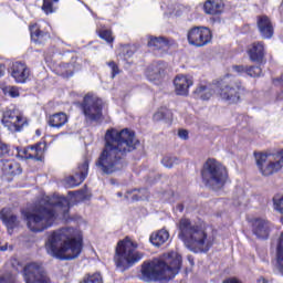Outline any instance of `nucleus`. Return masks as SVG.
<instances>
[{
    "label": "nucleus",
    "mask_w": 283,
    "mask_h": 283,
    "mask_svg": "<svg viewBox=\"0 0 283 283\" xmlns=\"http://www.w3.org/2000/svg\"><path fill=\"white\" fill-rule=\"evenodd\" d=\"M0 220L6 224L9 232L15 227H19V220L17 219V216L12 213L10 208H3L0 211Z\"/></svg>",
    "instance_id": "nucleus-22"
},
{
    "label": "nucleus",
    "mask_w": 283,
    "mask_h": 283,
    "mask_svg": "<svg viewBox=\"0 0 283 283\" xmlns=\"http://www.w3.org/2000/svg\"><path fill=\"white\" fill-rule=\"evenodd\" d=\"M10 73L15 83H25L30 78V69L23 62H14Z\"/></svg>",
    "instance_id": "nucleus-16"
},
{
    "label": "nucleus",
    "mask_w": 283,
    "mask_h": 283,
    "mask_svg": "<svg viewBox=\"0 0 283 283\" xmlns=\"http://www.w3.org/2000/svg\"><path fill=\"white\" fill-rule=\"evenodd\" d=\"M2 125L9 129V132H20L25 125L23 115L17 111H7L2 117Z\"/></svg>",
    "instance_id": "nucleus-13"
},
{
    "label": "nucleus",
    "mask_w": 283,
    "mask_h": 283,
    "mask_svg": "<svg viewBox=\"0 0 283 283\" xmlns=\"http://www.w3.org/2000/svg\"><path fill=\"white\" fill-rule=\"evenodd\" d=\"M161 165L167 169H171V167H176V165H180V159L174 156H165L161 160Z\"/></svg>",
    "instance_id": "nucleus-32"
},
{
    "label": "nucleus",
    "mask_w": 283,
    "mask_h": 283,
    "mask_svg": "<svg viewBox=\"0 0 283 283\" xmlns=\"http://www.w3.org/2000/svg\"><path fill=\"white\" fill-rule=\"evenodd\" d=\"M202 178L208 187L218 190L222 189L229 178L227 167L216 159H208L203 166Z\"/></svg>",
    "instance_id": "nucleus-7"
},
{
    "label": "nucleus",
    "mask_w": 283,
    "mask_h": 283,
    "mask_svg": "<svg viewBox=\"0 0 283 283\" xmlns=\"http://www.w3.org/2000/svg\"><path fill=\"white\" fill-rule=\"evenodd\" d=\"M273 84L276 87H281V93L279 94V98L280 101H283V75H281V77L274 78Z\"/></svg>",
    "instance_id": "nucleus-36"
},
{
    "label": "nucleus",
    "mask_w": 283,
    "mask_h": 283,
    "mask_svg": "<svg viewBox=\"0 0 283 283\" xmlns=\"http://www.w3.org/2000/svg\"><path fill=\"white\" fill-rule=\"evenodd\" d=\"M218 86L216 85H202L200 84L199 86H197V88L195 90L193 94L197 98H201V101H209V98H211V96H213V94L217 93Z\"/></svg>",
    "instance_id": "nucleus-23"
},
{
    "label": "nucleus",
    "mask_w": 283,
    "mask_h": 283,
    "mask_svg": "<svg viewBox=\"0 0 283 283\" xmlns=\"http://www.w3.org/2000/svg\"><path fill=\"white\" fill-rule=\"evenodd\" d=\"M177 227L179 230L178 238L181 239L185 247L192 251V253H207L213 247L211 237L198 223L182 218Z\"/></svg>",
    "instance_id": "nucleus-5"
},
{
    "label": "nucleus",
    "mask_w": 283,
    "mask_h": 283,
    "mask_svg": "<svg viewBox=\"0 0 283 283\" xmlns=\"http://www.w3.org/2000/svg\"><path fill=\"white\" fill-rule=\"evenodd\" d=\"M153 118L156 122L164 120L165 123H169L174 118V113L168 108H160L154 114Z\"/></svg>",
    "instance_id": "nucleus-29"
},
{
    "label": "nucleus",
    "mask_w": 283,
    "mask_h": 283,
    "mask_svg": "<svg viewBox=\"0 0 283 283\" xmlns=\"http://www.w3.org/2000/svg\"><path fill=\"white\" fill-rule=\"evenodd\" d=\"M168 45L169 41L163 36H150L148 40V48H155V50H163V48H167Z\"/></svg>",
    "instance_id": "nucleus-30"
},
{
    "label": "nucleus",
    "mask_w": 283,
    "mask_h": 283,
    "mask_svg": "<svg viewBox=\"0 0 283 283\" xmlns=\"http://www.w3.org/2000/svg\"><path fill=\"white\" fill-rule=\"evenodd\" d=\"M29 159L43 160V154H45V146L43 144H36L35 146L28 147Z\"/></svg>",
    "instance_id": "nucleus-28"
},
{
    "label": "nucleus",
    "mask_w": 283,
    "mask_h": 283,
    "mask_svg": "<svg viewBox=\"0 0 283 283\" xmlns=\"http://www.w3.org/2000/svg\"><path fill=\"white\" fill-rule=\"evenodd\" d=\"M99 39L106 41V43H114V36L112 35V30L101 29L97 31Z\"/></svg>",
    "instance_id": "nucleus-33"
},
{
    "label": "nucleus",
    "mask_w": 283,
    "mask_h": 283,
    "mask_svg": "<svg viewBox=\"0 0 283 283\" xmlns=\"http://www.w3.org/2000/svg\"><path fill=\"white\" fill-rule=\"evenodd\" d=\"M80 283H103V276L101 273L88 274Z\"/></svg>",
    "instance_id": "nucleus-34"
},
{
    "label": "nucleus",
    "mask_w": 283,
    "mask_h": 283,
    "mask_svg": "<svg viewBox=\"0 0 283 283\" xmlns=\"http://www.w3.org/2000/svg\"><path fill=\"white\" fill-rule=\"evenodd\" d=\"M247 75L252 78H258V76H262V69L259 66H250L247 70Z\"/></svg>",
    "instance_id": "nucleus-35"
},
{
    "label": "nucleus",
    "mask_w": 283,
    "mask_h": 283,
    "mask_svg": "<svg viewBox=\"0 0 283 283\" xmlns=\"http://www.w3.org/2000/svg\"><path fill=\"white\" fill-rule=\"evenodd\" d=\"M69 213L70 199L60 195L45 196L35 205L32 211H22L27 227L34 233L50 229L59 216L67 220Z\"/></svg>",
    "instance_id": "nucleus-2"
},
{
    "label": "nucleus",
    "mask_w": 283,
    "mask_h": 283,
    "mask_svg": "<svg viewBox=\"0 0 283 283\" xmlns=\"http://www.w3.org/2000/svg\"><path fill=\"white\" fill-rule=\"evenodd\" d=\"M8 249H9L10 251H12L13 247H12V245H8V243H6L4 245H1V247H0V251H2V252L8 251Z\"/></svg>",
    "instance_id": "nucleus-45"
},
{
    "label": "nucleus",
    "mask_w": 283,
    "mask_h": 283,
    "mask_svg": "<svg viewBox=\"0 0 283 283\" xmlns=\"http://www.w3.org/2000/svg\"><path fill=\"white\" fill-rule=\"evenodd\" d=\"M90 169V163L85 160L82 165L78 166V171L75 176H70L65 179V187L73 189V187H78L87 178V171Z\"/></svg>",
    "instance_id": "nucleus-14"
},
{
    "label": "nucleus",
    "mask_w": 283,
    "mask_h": 283,
    "mask_svg": "<svg viewBox=\"0 0 283 283\" xmlns=\"http://www.w3.org/2000/svg\"><path fill=\"white\" fill-rule=\"evenodd\" d=\"M138 243L132 241L128 237L118 241L115 250V264L118 269H128L132 264H136L143 260V253L136 251Z\"/></svg>",
    "instance_id": "nucleus-6"
},
{
    "label": "nucleus",
    "mask_w": 283,
    "mask_h": 283,
    "mask_svg": "<svg viewBox=\"0 0 283 283\" xmlns=\"http://www.w3.org/2000/svg\"><path fill=\"white\" fill-rule=\"evenodd\" d=\"M22 276L25 283H52L50 275H48L41 262L32 261L27 263L23 266Z\"/></svg>",
    "instance_id": "nucleus-9"
},
{
    "label": "nucleus",
    "mask_w": 283,
    "mask_h": 283,
    "mask_svg": "<svg viewBox=\"0 0 283 283\" xmlns=\"http://www.w3.org/2000/svg\"><path fill=\"white\" fill-rule=\"evenodd\" d=\"M123 52H124V56H127L128 59L134 56V48L132 46H125L123 49Z\"/></svg>",
    "instance_id": "nucleus-42"
},
{
    "label": "nucleus",
    "mask_w": 283,
    "mask_h": 283,
    "mask_svg": "<svg viewBox=\"0 0 283 283\" xmlns=\"http://www.w3.org/2000/svg\"><path fill=\"white\" fill-rule=\"evenodd\" d=\"M140 142L133 130L108 129L105 134V146L95 163L97 169L107 176L120 171L125 167V156L134 151Z\"/></svg>",
    "instance_id": "nucleus-1"
},
{
    "label": "nucleus",
    "mask_w": 283,
    "mask_h": 283,
    "mask_svg": "<svg viewBox=\"0 0 283 283\" xmlns=\"http://www.w3.org/2000/svg\"><path fill=\"white\" fill-rule=\"evenodd\" d=\"M259 32L262 39H272L273 38V23L271 19L266 15H260L256 22Z\"/></svg>",
    "instance_id": "nucleus-17"
},
{
    "label": "nucleus",
    "mask_w": 283,
    "mask_h": 283,
    "mask_svg": "<svg viewBox=\"0 0 283 283\" xmlns=\"http://www.w3.org/2000/svg\"><path fill=\"white\" fill-rule=\"evenodd\" d=\"M149 240L154 247H161V244H165L169 240V231L165 229L158 230L150 235Z\"/></svg>",
    "instance_id": "nucleus-27"
},
{
    "label": "nucleus",
    "mask_w": 283,
    "mask_h": 283,
    "mask_svg": "<svg viewBox=\"0 0 283 283\" xmlns=\"http://www.w3.org/2000/svg\"><path fill=\"white\" fill-rule=\"evenodd\" d=\"M56 3H59V0H43V12L46 14H53V12H56Z\"/></svg>",
    "instance_id": "nucleus-31"
},
{
    "label": "nucleus",
    "mask_w": 283,
    "mask_h": 283,
    "mask_svg": "<svg viewBox=\"0 0 283 283\" xmlns=\"http://www.w3.org/2000/svg\"><path fill=\"white\" fill-rule=\"evenodd\" d=\"M181 264L182 256L178 252H170L164 256V260L145 262L142 266V277L144 282H169L178 275Z\"/></svg>",
    "instance_id": "nucleus-4"
},
{
    "label": "nucleus",
    "mask_w": 283,
    "mask_h": 283,
    "mask_svg": "<svg viewBox=\"0 0 283 283\" xmlns=\"http://www.w3.org/2000/svg\"><path fill=\"white\" fill-rule=\"evenodd\" d=\"M6 74V65L3 63H0V77Z\"/></svg>",
    "instance_id": "nucleus-46"
},
{
    "label": "nucleus",
    "mask_w": 283,
    "mask_h": 283,
    "mask_svg": "<svg viewBox=\"0 0 283 283\" xmlns=\"http://www.w3.org/2000/svg\"><path fill=\"white\" fill-rule=\"evenodd\" d=\"M0 171H2L4 176H19V174H21V165L15 160L1 159Z\"/></svg>",
    "instance_id": "nucleus-20"
},
{
    "label": "nucleus",
    "mask_w": 283,
    "mask_h": 283,
    "mask_svg": "<svg viewBox=\"0 0 283 283\" xmlns=\"http://www.w3.org/2000/svg\"><path fill=\"white\" fill-rule=\"evenodd\" d=\"M134 192H136V190L127 191L125 196L126 200H129V196H132Z\"/></svg>",
    "instance_id": "nucleus-48"
},
{
    "label": "nucleus",
    "mask_w": 283,
    "mask_h": 283,
    "mask_svg": "<svg viewBox=\"0 0 283 283\" xmlns=\"http://www.w3.org/2000/svg\"><path fill=\"white\" fill-rule=\"evenodd\" d=\"M132 200H143V197L138 196V195H133Z\"/></svg>",
    "instance_id": "nucleus-49"
},
{
    "label": "nucleus",
    "mask_w": 283,
    "mask_h": 283,
    "mask_svg": "<svg viewBox=\"0 0 283 283\" xmlns=\"http://www.w3.org/2000/svg\"><path fill=\"white\" fill-rule=\"evenodd\" d=\"M103 99L98 98L97 96L92 94L85 95L82 109L86 120L101 119V116H103Z\"/></svg>",
    "instance_id": "nucleus-11"
},
{
    "label": "nucleus",
    "mask_w": 283,
    "mask_h": 283,
    "mask_svg": "<svg viewBox=\"0 0 283 283\" xmlns=\"http://www.w3.org/2000/svg\"><path fill=\"white\" fill-rule=\"evenodd\" d=\"M223 283H241V282L238 281V279H228V280L223 281Z\"/></svg>",
    "instance_id": "nucleus-47"
},
{
    "label": "nucleus",
    "mask_w": 283,
    "mask_h": 283,
    "mask_svg": "<svg viewBox=\"0 0 283 283\" xmlns=\"http://www.w3.org/2000/svg\"><path fill=\"white\" fill-rule=\"evenodd\" d=\"M253 233L261 240H266L271 233V223L264 219H256L253 222Z\"/></svg>",
    "instance_id": "nucleus-18"
},
{
    "label": "nucleus",
    "mask_w": 283,
    "mask_h": 283,
    "mask_svg": "<svg viewBox=\"0 0 283 283\" xmlns=\"http://www.w3.org/2000/svg\"><path fill=\"white\" fill-rule=\"evenodd\" d=\"M178 136L179 138H181L182 140H187V138H189V132L185 130V129H180L178 132Z\"/></svg>",
    "instance_id": "nucleus-43"
},
{
    "label": "nucleus",
    "mask_w": 283,
    "mask_h": 283,
    "mask_svg": "<svg viewBox=\"0 0 283 283\" xmlns=\"http://www.w3.org/2000/svg\"><path fill=\"white\" fill-rule=\"evenodd\" d=\"M255 160L262 176H273L283 167V150L274 154H255Z\"/></svg>",
    "instance_id": "nucleus-8"
},
{
    "label": "nucleus",
    "mask_w": 283,
    "mask_h": 283,
    "mask_svg": "<svg viewBox=\"0 0 283 283\" xmlns=\"http://www.w3.org/2000/svg\"><path fill=\"white\" fill-rule=\"evenodd\" d=\"M163 64L156 62L149 65L146 70V76L148 81H160V76L163 75L164 72Z\"/></svg>",
    "instance_id": "nucleus-25"
},
{
    "label": "nucleus",
    "mask_w": 283,
    "mask_h": 283,
    "mask_svg": "<svg viewBox=\"0 0 283 283\" xmlns=\"http://www.w3.org/2000/svg\"><path fill=\"white\" fill-rule=\"evenodd\" d=\"M118 198H123V192H117Z\"/></svg>",
    "instance_id": "nucleus-51"
},
{
    "label": "nucleus",
    "mask_w": 283,
    "mask_h": 283,
    "mask_svg": "<svg viewBox=\"0 0 283 283\" xmlns=\"http://www.w3.org/2000/svg\"><path fill=\"white\" fill-rule=\"evenodd\" d=\"M218 96H220L221 101L233 105L235 103H240V96L244 94V86L240 82H230L228 84H221L217 90Z\"/></svg>",
    "instance_id": "nucleus-10"
},
{
    "label": "nucleus",
    "mask_w": 283,
    "mask_h": 283,
    "mask_svg": "<svg viewBox=\"0 0 283 283\" xmlns=\"http://www.w3.org/2000/svg\"><path fill=\"white\" fill-rule=\"evenodd\" d=\"M232 70L237 74H244V72L247 73V70H249V67H245L244 65H234L232 66Z\"/></svg>",
    "instance_id": "nucleus-40"
},
{
    "label": "nucleus",
    "mask_w": 283,
    "mask_h": 283,
    "mask_svg": "<svg viewBox=\"0 0 283 283\" xmlns=\"http://www.w3.org/2000/svg\"><path fill=\"white\" fill-rule=\"evenodd\" d=\"M108 67L112 70V78H115L117 74L120 73L118 65L115 62H108Z\"/></svg>",
    "instance_id": "nucleus-39"
},
{
    "label": "nucleus",
    "mask_w": 283,
    "mask_h": 283,
    "mask_svg": "<svg viewBox=\"0 0 283 283\" xmlns=\"http://www.w3.org/2000/svg\"><path fill=\"white\" fill-rule=\"evenodd\" d=\"M8 94L11 98H17L19 96V88L11 86L9 87Z\"/></svg>",
    "instance_id": "nucleus-41"
},
{
    "label": "nucleus",
    "mask_w": 283,
    "mask_h": 283,
    "mask_svg": "<svg viewBox=\"0 0 283 283\" xmlns=\"http://www.w3.org/2000/svg\"><path fill=\"white\" fill-rule=\"evenodd\" d=\"M258 283H269V281H266V279L264 277H261L258 280Z\"/></svg>",
    "instance_id": "nucleus-50"
},
{
    "label": "nucleus",
    "mask_w": 283,
    "mask_h": 283,
    "mask_svg": "<svg viewBox=\"0 0 283 283\" xmlns=\"http://www.w3.org/2000/svg\"><path fill=\"white\" fill-rule=\"evenodd\" d=\"M248 54L252 63H264V42H254L248 50Z\"/></svg>",
    "instance_id": "nucleus-19"
},
{
    "label": "nucleus",
    "mask_w": 283,
    "mask_h": 283,
    "mask_svg": "<svg viewBox=\"0 0 283 283\" xmlns=\"http://www.w3.org/2000/svg\"><path fill=\"white\" fill-rule=\"evenodd\" d=\"M67 114L65 113H55L49 117V125L55 129H61L67 123Z\"/></svg>",
    "instance_id": "nucleus-26"
},
{
    "label": "nucleus",
    "mask_w": 283,
    "mask_h": 283,
    "mask_svg": "<svg viewBox=\"0 0 283 283\" xmlns=\"http://www.w3.org/2000/svg\"><path fill=\"white\" fill-rule=\"evenodd\" d=\"M203 11L206 14L213 17L222 14V12H224V2H222V0H207L203 3Z\"/></svg>",
    "instance_id": "nucleus-21"
},
{
    "label": "nucleus",
    "mask_w": 283,
    "mask_h": 283,
    "mask_svg": "<svg viewBox=\"0 0 283 283\" xmlns=\"http://www.w3.org/2000/svg\"><path fill=\"white\" fill-rule=\"evenodd\" d=\"M193 85V80L188 75H177L174 80L175 93L177 96H188L189 87Z\"/></svg>",
    "instance_id": "nucleus-15"
},
{
    "label": "nucleus",
    "mask_w": 283,
    "mask_h": 283,
    "mask_svg": "<svg viewBox=\"0 0 283 283\" xmlns=\"http://www.w3.org/2000/svg\"><path fill=\"white\" fill-rule=\"evenodd\" d=\"M19 156H21L22 158H25L27 160H30V155L28 153V147L24 148L23 150H20Z\"/></svg>",
    "instance_id": "nucleus-44"
},
{
    "label": "nucleus",
    "mask_w": 283,
    "mask_h": 283,
    "mask_svg": "<svg viewBox=\"0 0 283 283\" xmlns=\"http://www.w3.org/2000/svg\"><path fill=\"white\" fill-rule=\"evenodd\" d=\"M15 276L12 273H6L1 276L0 283H14Z\"/></svg>",
    "instance_id": "nucleus-37"
},
{
    "label": "nucleus",
    "mask_w": 283,
    "mask_h": 283,
    "mask_svg": "<svg viewBox=\"0 0 283 283\" xmlns=\"http://www.w3.org/2000/svg\"><path fill=\"white\" fill-rule=\"evenodd\" d=\"M30 32L31 40L38 45H43L45 42L50 41V33L41 31L36 24L30 25Z\"/></svg>",
    "instance_id": "nucleus-24"
},
{
    "label": "nucleus",
    "mask_w": 283,
    "mask_h": 283,
    "mask_svg": "<svg viewBox=\"0 0 283 283\" xmlns=\"http://www.w3.org/2000/svg\"><path fill=\"white\" fill-rule=\"evenodd\" d=\"M187 39L190 45H195V48H205V45L211 43V30L205 27L191 28L188 31Z\"/></svg>",
    "instance_id": "nucleus-12"
},
{
    "label": "nucleus",
    "mask_w": 283,
    "mask_h": 283,
    "mask_svg": "<svg viewBox=\"0 0 283 283\" xmlns=\"http://www.w3.org/2000/svg\"><path fill=\"white\" fill-rule=\"evenodd\" d=\"M7 154H10V146H8V144H4L0 139V158L6 156Z\"/></svg>",
    "instance_id": "nucleus-38"
},
{
    "label": "nucleus",
    "mask_w": 283,
    "mask_h": 283,
    "mask_svg": "<svg viewBox=\"0 0 283 283\" xmlns=\"http://www.w3.org/2000/svg\"><path fill=\"white\" fill-rule=\"evenodd\" d=\"M45 250L57 260H76L83 251V233L74 228H61L48 237Z\"/></svg>",
    "instance_id": "nucleus-3"
}]
</instances>
